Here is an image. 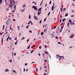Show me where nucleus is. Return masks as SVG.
I'll return each instance as SVG.
<instances>
[{"instance_id": "f257e3e1", "label": "nucleus", "mask_w": 75, "mask_h": 75, "mask_svg": "<svg viewBox=\"0 0 75 75\" xmlns=\"http://www.w3.org/2000/svg\"><path fill=\"white\" fill-rule=\"evenodd\" d=\"M63 28H64V25H62V26H61L60 29V31H59L60 33H61V32H62V31Z\"/></svg>"}, {"instance_id": "f03ea898", "label": "nucleus", "mask_w": 75, "mask_h": 75, "mask_svg": "<svg viewBox=\"0 0 75 75\" xmlns=\"http://www.w3.org/2000/svg\"><path fill=\"white\" fill-rule=\"evenodd\" d=\"M32 8H33L35 10H37V6H32Z\"/></svg>"}, {"instance_id": "7ed1b4c3", "label": "nucleus", "mask_w": 75, "mask_h": 75, "mask_svg": "<svg viewBox=\"0 0 75 75\" xmlns=\"http://www.w3.org/2000/svg\"><path fill=\"white\" fill-rule=\"evenodd\" d=\"M69 22L71 24H72V20L71 19H69Z\"/></svg>"}, {"instance_id": "20e7f679", "label": "nucleus", "mask_w": 75, "mask_h": 75, "mask_svg": "<svg viewBox=\"0 0 75 75\" xmlns=\"http://www.w3.org/2000/svg\"><path fill=\"white\" fill-rule=\"evenodd\" d=\"M13 8H14V9H15V10H16V6L15 5V4H13Z\"/></svg>"}, {"instance_id": "39448f33", "label": "nucleus", "mask_w": 75, "mask_h": 75, "mask_svg": "<svg viewBox=\"0 0 75 75\" xmlns=\"http://www.w3.org/2000/svg\"><path fill=\"white\" fill-rule=\"evenodd\" d=\"M74 35H71L69 37V38H73L74 37Z\"/></svg>"}, {"instance_id": "423d86ee", "label": "nucleus", "mask_w": 75, "mask_h": 75, "mask_svg": "<svg viewBox=\"0 0 75 75\" xmlns=\"http://www.w3.org/2000/svg\"><path fill=\"white\" fill-rule=\"evenodd\" d=\"M11 25H10V27H9V28H10V30H12V31H13V29L11 27Z\"/></svg>"}, {"instance_id": "0eeeda50", "label": "nucleus", "mask_w": 75, "mask_h": 75, "mask_svg": "<svg viewBox=\"0 0 75 75\" xmlns=\"http://www.w3.org/2000/svg\"><path fill=\"white\" fill-rule=\"evenodd\" d=\"M54 6L53 5L52 7V11H53V10H54Z\"/></svg>"}, {"instance_id": "6e6552de", "label": "nucleus", "mask_w": 75, "mask_h": 75, "mask_svg": "<svg viewBox=\"0 0 75 75\" xmlns=\"http://www.w3.org/2000/svg\"><path fill=\"white\" fill-rule=\"evenodd\" d=\"M45 54H47V55L49 54L48 53V52H46L45 51Z\"/></svg>"}, {"instance_id": "1a4fd4ad", "label": "nucleus", "mask_w": 75, "mask_h": 75, "mask_svg": "<svg viewBox=\"0 0 75 75\" xmlns=\"http://www.w3.org/2000/svg\"><path fill=\"white\" fill-rule=\"evenodd\" d=\"M41 8H39V9H38V11H40V13H41Z\"/></svg>"}, {"instance_id": "9d476101", "label": "nucleus", "mask_w": 75, "mask_h": 75, "mask_svg": "<svg viewBox=\"0 0 75 75\" xmlns=\"http://www.w3.org/2000/svg\"><path fill=\"white\" fill-rule=\"evenodd\" d=\"M5 72H7H7H8L9 70L8 69H6L5 70Z\"/></svg>"}, {"instance_id": "9b49d317", "label": "nucleus", "mask_w": 75, "mask_h": 75, "mask_svg": "<svg viewBox=\"0 0 75 75\" xmlns=\"http://www.w3.org/2000/svg\"><path fill=\"white\" fill-rule=\"evenodd\" d=\"M66 31L68 32H70V30L68 29H67L66 30Z\"/></svg>"}, {"instance_id": "f8f14e48", "label": "nucleus", "mask_w": 75, "mask_h": 75, "mask_svg": "<svg viewBox=\"0 0 75 75\" xmlns=\"http://www.w3.org/2000/svg\"><path fill=\"white\" fill-rule=\"evenodd\" d=\"M1 41V42H2L3 41V37H2Z\"/></svg>"}, {"instance_id": "ddd939ff", "label": "nucleus", "mask_w": 75, "mask_h": 75, "mask_svg": "<svg viewBox=\"0 0 75 75\" xmlns=\"http://www.w3.org/2000/svg\"><path fill=\"white\" fill-rule=\"evenodd\" d=\"M15 10H16V9H14L12 11V13H14V12H15Z\"/></svg>"}, {"instance_id": "4468645a", "label": "nucleus", "mask_w": 75, "mask_h": 75, "mask_svg": "<svg viewBox=\"0 0 75 75\" xmlns=\"http://www.w3.org/2000/svg\"><path fill=\"white\" fill-rule=\"evenodd\" d=\"M68 16V14L67 13V14H65V17H67Z\"/></svg>"}, {"instance_id": "2eb2a0df", "label": "nucleus", "mask_w": 75, "mask_h": 75, "mask_svg": "<svg viewBox=\"0 0 75 75\" xmlns=\"http://www.w3.org/2000/svg\"><path fill=\"white\" fill-rule=\"evenodd\" d=\"M35 20H38V18H37V17H35Z\"/></svg>"}, {"instance_id": "dca6fc26", "label": "nucleus", "mask_w": 75, "mask_h": 75, "mask_svg": "<svg viewBox=\"0 0 75 75\" xmlns=\"http://www.w3.org/2000/svg\"><path fill=\"white\" fill-rule=\"evenodd\" d=\"M30 45H29V46L27 47L28 50L30 48Z\"/></svg>"}, {"instance_id": "f3484780", "label": "nucleus", "mask_w": 75, "mask_h": 75, "mask_svg": "<svg viewBox=\"0 0 75 75\" xmlns=\"http://www.w3.org/2000/svg\"><path fill=\"white\" fill-rule=\"evenodd\" d=\"M2 1H3V0H0V5Z\"/></svg>"}, {"instance_id": "a211bd4d", "label": "nucleus", "mask_w": 75, "mask_h": 75, "mask_svg": "<svg viewBox=\"0 0 75 75\" xmlns=\"http://www.w3.org/2000/svg\"><path fill=\"white\" fill-rule=\"evenodd\" d=\"M9 38V36H8V37L7 38V40H6V41H7L8 40V38Z\"/></svg>"}, {"instance_id": "6ab92c4d", "label": "nucleus", "mask_w": 75, "mask_h": 75, "mask_svg": "<svg viewBox=\"0 0 75 75\" xmlns=\"http://www.w3.org/2000/svg\"><path fill=\"white\" fill-rule=\"evenodd\" d=\"M43 33H44V32H43V31L42 33H41V35H43Z\"/></svg>"}, {"instance_id": "aec40b11", "label": "nucleus", "mask_w": 75, "mask_h": 75, "mask_svg": "<svg viewBox=\"0 0 75 75\" xmlns=\"http://www.w3.org/2000/svg\"><path fill=\"white\" fill-rule=\"evenodd\" d=\"M10 4H13V2L12 1V0H10Z\"/></svg>"}, {"instance_id": "412c9836", "label": "nucleus", "mask_w": 75, "mask_h": 75, "mask_svg": "<svg viewBox=\"0 0 75 75\" xmlns=\"http://www.w3.org/2000/svg\"><path fill=\"white\" fill-rule=\"evenodd\" d=\"M44 0H42V2L40 4V6H41V4H42V2H43V1Z\"/></svg>"}, {"instance_id": "4be33fe9", "label": "nucleus", "mask_w": 75, "mask_h": 75, "mask_svg": "<svg viewBox=\"0 0 75 75\" xmlns=\"http://www.w3.org/2000/svg\"><path fill=\"white\" fill-rule=\"evenodd\" d=\"M29 33H32L33 32H32V31H31V30H29Z\"/></svg>"}, {"instance_id": "5701e85b", "label": "nucleus", "mask_w": 75, "mask_h": 75, "mask_svg": "<svg viewBox=\"0 0 75 75\" xmlns=\"http://www.w3.org/2000/svg\"><path fill=\"white\" fill-rule=\"evenodd\" d=\"M65 18H64L62 20V21L63 22H64V21H65Z\"/></svg>"}, {"instance_id": "b1692460", "label": "nucleus", "mask_w": 75, "mask_h": 75, "mask_svg": "<svg viewBox=\"0 0 75 75\" xmlns=\"http://www.w3.org/2000/svg\"><path fill=\"white\" fill-rule=\"evenodd\" d=\"M25 5L24 4L23 5V8H24V7H25Z\"/></svg>"}, {"instance_id": "393cba45", "label": "nucleus", "mask_w": 75, "mask_h": 75, "mask_svg": "<svg viewBox=\"0 0 75 75\" xmlns=\"http://www.w3.org/2000/svg\"><path fill=\"white\" fill-rule=\"evenodd\" d=\"M9 7L11 8H11L12 7V6L11 5H9Z\"/></svg>"}, {"instance_id": "a878e982", "label": "nucleus", "mask_w": 75, "mask_h": 75, "mask_svg": "<svg viewBox=\"0 0 75 75\" xmlns=\"http://www.w3.org/2000/svg\"><path fill=\"white\" fill-rule=\"evenodd\" d=\"M25 38H24V37H23L21 39V40H23Z\"/></svg>"}, {"instance_id": "bb28decb", "label": "nucleus", "mask_w": 75, "mask_h": 75, "mask_svg": "<svg viewBox=\"0 0 75 75\" xmlns=\"http://www.w3.org/2000/svg\"><path fill=\"white\" fill-rule=\"evenodd\" d=\"M4 25L3 26V28L2 29V30H4Z\"/></svg>"}, {"instance_id": "cd10ccee", "label": "nucleus", "mask_w": 75, "mask_h": 75, "mask_svg": "<svg viewBox=\"0 0 75 75\" xmlns=\"http://www.w3.org/2000/svg\"><path fill=\"white\" fill-rule=\"evenodd\" d=\"M55 38H56V39H58V37H57V36H56L55 37Z\"/></svg>"}, {"instance_id": "c85d7f7f", "label": "nucleus", "mask_w": 75, "mask_h": 75, "mask_svg": "<svg viewBox=\"0 0 75 75\" xmlns=\"http://www.w3.org/2000/svg\"><path fill=\"white\" fill-rule=\"evenodd\" d=\"M50 12L48 13V14L47 16H49V15H50Z\"/></svg>"}, {"instance_id": "c756f323", "label": "nucleus", "mask_w": 75, "mask_h": 75, "mask_svg": "<svg viewBox=\"0 0 75 75\" xmlns=\"http://www.w3.org/2000/svg\"><path fill=\"white\" fill-rule=\"evenodd\" d=\"M9 6H13V4H10Z\"/></svg>"}, {"instance_id": "7c9ffc66", "label": "nucleus", "mask_w": 75, "mask_h": 75, "mask_svg": "<svg viewBox=\"0 0 75 75\" xmlns=\"http://www.w3.org/2000/svg\"><path fill=\"white\" fill-rule=\"evenodd\" d=\"M12 1L14 3H16V2L14 1V0H12Z\"/></svg>"}, {"instance_id": "2f4dec72", "label": "nucleus", "mask_w": 75, "mask_h": 75, "mask_svg": "<svg viewBox=\"0 0 75 75\" xmlns=\"http://www.w3.org/2000/svg\"><path fill=\"white\" fill-rule=\"evenodd\" d=\"M7 0H5V3H6V4H7Z\"/></svg>"}, {"instance_id": "473e14b6", "label": "nucleus", "mask_w": 75, "mask_h": 75, "mask_svg": "<svg viewBox=\"0 0 75 75\" xmlns=\"http://www.w3.org/2000/svg\"><path fill=\"white\" fill-rule=\"evenodd\" d=\"M9 61L10 62H12V60L11 59Z\"/></svg>"}, {"instance_id": "72a5a7b5", "label": "nucleus", "mask_w": 75, "mask_h": 75, "mask_svg": "<svg viewBox=\"0 0 75 75\" xmlns=\"http://www.w3.org/2000/svg\"><path fill=\"white\" fill-rule=\"evenodd\" d=\"M74 25V23L73 22L72 23H71V25Z\"/></svg>"}, {"instance_id": "f704fd0d", "label": "nucleus", "mask_w": 75, "mask_h": 75, "mask_svg": "<svg viewBox=\"0 0 75 75\" xmlns=\"http://www.w3.org/2000/svg\"><path fill=\"white\" fill-rule=\"evenodd\" d=\"M38 15H40V12L39 11H38Z\"/></svg>"}, {"instance_id": "c9c22d12", "label": "nucleus", "mask_w": 75, "mask_h": 75, "mask_svg": "<svg viewBox=\"0 0 75 75\" xmlns=\"http://www.w3.org/2000/svg\"><path fill=\"white\" fill-rule=\"evenodd\" d=\"M35 47V45H34L33 46H32L31 47V48H33V47Z\"/></svg>"}, {"instance_id": "e433bc0d", "label": "nucleus", "mask_w": 75, "mask_h": 75, "mask_svg": "<svg viewBox=\"0 0 75 75\" xmlns=\"http://www.w3.org/2000/svg\"><path fill=\"white\" fill-rule=\"evenodd\" d=\"M30 22L31 23V25H33V23H32V22H31V21H30Z\"/></svg>"}, {"instance_id": "4c0bfd02", "label": "nucleus", "mask_w": 75, "mask_h": 75, "mask_svg": "<svg viewBox=\"0 0 75 75\" xmlns=\"http://www.w3.org/2000/svg\"><path fill=\"white\" fill-rule=\"evenodd\" d=\"M42 22V20H41L40 21L39 23H41Z\"/></svg>"}, {"instance_id": "58836bf2", "label": "nucleus", "mask_w": 75, "mask_h": 75, "mask_svg": "<svg viewBox=\"0 0 75 75\" xmlns=\"http://www.w3.org/2000/svg\"><path fill=\"white\" fill-rule=\"evenodd\" d=\"M30 23H31V22H30V21H29V22L28 23V24H30Z\"/></svg>"}, {"instance_id": "ea45409f", "label": "nucleus", "mask_w": 75, "mask_h": 75, "mask_svg": "<svg viewBox=\"0 0 75 75\" xmlns=\"http://www.w3.org/2000/svg\"><path fill=\"white\" fill-rule=\"evenodd\" d=\"M39 49H41V46H40V47H39Z\"/></svg>"}, {"instance_id": "a19ab883", "label": "nucleus", "mask_w": 75, "mask_h": 75, "mask_svg": "<svg viewBox=\"0 0 75 75\" xmlns=\"http://www.w3.org/2000/svg\"><path fill=\"white\" fill-rule=\"evenodd\" d=\"M66 9L65 8H63V11H65V9Z\"/></svg>"}, {"instance_id": "79ce46f5", "label": "nucleus", "mask_w": 75, "mask_h": 75, "mask_svg": "<svg viewBox=\"0 0 75 75\" xmlns=\"http://www.w3.org/2000/svg\"><path fill=\"white\" fill-rule=\"evenodd\" d=\"M51 1H50V2H49L50 4H51Z\"/></svg>"}, {"instance_id": "37998d69", "label": "nucleus", "mask_w": 75, "mask_h": 75, "mask_svg": "<svg viewBox=\"0 0 75 75\" xmlns=\"http://www.w3.org/2000/svg\"><path fill=\"white\" fill-rule=\"evenodd\" d=\"M59 44H61V42H58L57 43Z\"/></svg>"}, {"instance_id": "c03bdc74", "label": "nucleus", "mask_w": 75, "mask_h": 75, "mask_svg": "<svg viewBox=\"0 0 75 75\" xmlns=\"http://www.w3.org/2000/svg\"><path fill=\"white\" fill-rule=\"evenodd\" d=\"M47 60H45L44 61V62H46L47 61Z\"/></svg>"}, {"instance_id": "a18cd8bd", "label": "nucleus", "mask_w": 75, "mask_h": 75, "mask_svg": "<svg viewBox=\"0 0 75 75\" xmlns=\"http://www.w3.org/2000/svg\"><path fill=\"white\" fill-rule=\"evenodd\" d=\"M29 39H28L27 40V42L28 43V41H29Z\"/></svg>"}, {"instance_id": "49530a36", "label": "nucleus", "mask_w": 75, "mask_h": 75, "mask_svg": "<svg viewBox=\"0 0 75 75\" xmlns=\"http://www.w3.org/2000/svg\"><path fill=\"white\" fill-rule=\"evenodd\" d=\"M56 26H55L54 27L53 29H55V28H56Z\"/></svg>"}, {"instance_id": "de8ad7c7", "label": "nucleus", "mask_w": 75, "mask_h": 75, "mask_svg": "<svg viewBox=\"0 0 75 75\" xmlns=\"http://www.w3.org/2000/svg\"><path fill=\"white\" fill-rule=\"evenodd\" d=\"M60 23H61V18L60 19V21H59Z\"/></svg>"}, {"instance_id": "09e8293b", "label": "nucleus", "mask_w": 75, "mask_h": 75, "mask_svg": "<svg viewBox=\"0 0 75 75\" xmlns=\"http://www.w3.org/2000/svg\"><path fill=\"white\" fill-rule=\"evenodd\" d=\"M45 47L46 48H47V45H45Z\"/></svg>"}, {"instance_id": "8fccbe9b", "label": "nucleus", "mask_w": 75, "mask_h": 75, "mask_svg": "<svg viewBox=\"0 0 75 75\" xmlns=\"http://www.w3.org/2000/svg\"><path fill=\"white\" fill-rule=\"evenodd\" d=\"M71 17H74V15H72L71 16Z\"/></svg>"}, {"instance_id": "3c124183", "label": "nucleus", "mask_w": 75, "mask_h": 75, "mask_svg": "<svg viewBox=\"0 0 75 75\" xmlns=\"http://www.w3.org/2000/svg\"><path fill=\"white\" fill-rule=\"evenodd\" d=\"M36 72H37L38 71V69H37V67L36 68Z\"/></svg>"}, {"instance_id": "603ef678", "label": "nucleus", "mask_w": 75, "mask_h": 75, "mask_svg": "<svg viewBox=\"0 0 75 75\" xmlns=\"http://www.w3.org/2000/svg\"><path fill=\"white\" fill-rule=\"evenodd\" d=\"M57 56L59 57H61V56H59V55H57Z\"/></svg>"}, {"instance_id": "864d4df0", "label": "nucleus", "mask_w": 75, "mask_h": 75, "mask_svg": "<svg viewBox=\"0 0 75 75\" xmlns=\"http://www.w3.org/2000/svg\"><path fill=\"white\" fill-rule=\"evenodd\" d=\"M44 55H45V54H44V53H43L42 54V55H43V57H44Z\"/></svg>"}, {"instance_id": "5fc2aeb1", "label": "nucleus", "mask_w": 75, "mask_h": 75, "mask_svg": "<svg viewBox=\"0 0 75 75\" xmlns=\"http://www.w3.org/2000/svg\"><path fill=\"white\" fill-rule=\"evenodd\" d=\"M18 28H20V26H18L17 27Z\"/></svg>"}, {"instance_id": "6e6d98bb", "label": "nucleus", "mask_w": 75, "mask_h": 75, "mask_svg": "<svg viewBox=\"0 0 75 75\" xmlns=\"http://www.w3.org/2000/svg\"><path fill=\"white\" fill-rule=\"evenodd\" d=\"M46 18H45V19H44V21L45 22V21H46Z\"/></svg>"}, {"instance_id": "4d7b16f0", "label": "nucleus", "mask_w": 75, "mask_h": 75, "mask_svg": "<svg viewBox=\"0 0 75 75\" xmlns=\"http://www.w3.org/2000/svg\"><path fill=\"white\" fill-rule=\"evenodd\" d=\"M14 56L16 55V52H15V53H14Z\"/></svg>"}, {"instance_id": "13d9d810", "label": "nucleus", "mask_w": 75, "mask_h": 75, "mask_svg": "<svg viewBox=\"0 0 75 75\" xmlns=\"http://www.w3.org/2000/svg\"><path fill=\"white\" fill-rule=\"evenodd\" d=\"M21 11H22V12H23V10H21Z\"/></svg>"}, {"instance_id": "bf43d9fd", "label": "nucleus", "mask_w": 75, "mask_h": 75, "mask_svg": "<svg viewBox=\"0 0 75 75\" xmlns=\"http://www.w3.org/2000/svg\"><path fill=\"white\" fill-rule=\"evenodd\" d=\"M15 45H17V43H16V42H15Z\"/></svg>"}, {"instance_id": "052dcab7", "label": "nucleus", "mask_w": 75, "mask_h": 75, "mask_svg": "<svg viewBox=\"0 0 75 75\" xmlns=\"http://www.w3.org/2000/svg\"><path fill=\"white\" fill-rule=\"evenodd\" d=\"M13 21H16V20L15 19H13Z\"/></svg>"}, {"instance_id": "680f3d73", "label": "nucleus", "mask_w": 75, "mask_h": 75, "mask_svg": "<svg viewBox=\"0 0 75 75\" xmlns=\"http://www.w3.org/2000/svg\"><path fill=\"white\" fill-rule=\"evenodd\" d=\"M25 65H27V63H25Z\"/></svg>"}, {"instance_id": "e2e57ef3", "label": "nucleus", "mask_w": 75, "mask_h": 75, "mask_svg": "<svg viewBox=\"0 0 75 75\" xmlns=\"http://www.w3.org/2000/svg\"><path fill=\"white\" fill-rule=\"evenodd\" d=\"M74 4H71L72 6H74Z\"/></svg>"}, {"instance_id": "0e129e2a", "label": "nucleus", "mask_w": 75, "mask_h": 75, "mask_svg": "<svg viewBox=\"0 0 75 75\" xmlns=\"http://www.w3.org/2000/svg\"><path fill=\"white\" fill-rule=\"evenodd\" d=\"M40 70H41V69H42V68H41V67H40Z\"/></svg>"}, {"instance_id": "69168bd1", "label": "nucleus", "mask_w": 75, "mask_h": 75, "mask_svg": "<svg viewBox=\"0 0 75 75\" xmlns=\"http://www.w3.org/2000/svg\"><path fill=\"white\" fill-rule=\"evenodd\" d=\"M38 55H39V56H41V55H40V54L39 53V54H38Z\"/></svg>"}, {"instance_id": "338daca9", "label": "nucleus", "mask_w": 75, "mask_h": 75, "mask_svg": "<svg viewBox=\"0 0 75 75\" xmlns=\"http://www.w3.org/2000/svg\"><path fill=\"white\" fill-rule=\"evenodd\" d=\"M4 33V32H2V33H1L0 34V35H1V34H3V33Z\"/></svg>"}, {"instance_id": "774afa93", "label": "nucleus", "mask_w": 75, "mask_h": 75, "mask_svg": "<svg viewBox=\"0 0 75 75\" xmlns=\"http://www.w3.org/2000/svg\"><path fill=\"white\" fill-rule=\"evenodd\" d=\"M45 69H46V68H47V67H46V66L45 67Z\"/></svg>"}]
</instances>
